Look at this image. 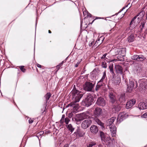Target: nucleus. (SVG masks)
I'll return each mask as SVG.
<instances>
[{
	"mask_svg": "<svg viewBox=\"0 0 147 147\" xmlns=\"http://www.w3.org/2000/svg\"><path fill=\"white\" fill-rule=\"evenodd\" d=\"M71 93L72 94L73 101L68 104L67 107H71L73 110L74 112H75L79 109V106L78 102L80 101L83 94L81 92L75 89L73 90Z\"/></svg>",
	"mask_w": 147,
	"mask_h": 147,
	"instance_id": "nucleus-1",
	"label": "nucleus"
},
{
	"mask_svg": "<svg viewBox=\"0 0 147 147\" xmlns=\"http://www.w3.org/2000/svg\"><path fill=\"white\" fill-rule=\"evenodd\" d=\"M109 96L110 98V102L113 105V109H114L116 112L119 111L121 107L119 105V103L118 101L116 99L115 93L111 92H109Z\"/></svg>",
	"mask_w": 147,
	"mask_h": 147,
	"instance_id": "nucleus-2",
	"label": "nucleus"
},
{
	"mask_svg": "<svg viewBox=\"0 0 147 147\" xmlns=\"http://www.w3.org/2000/svg\"><path fill=\"white\" fill-rule=\"evenodd\" d=\"M94 100L92 96L90 94H88L85 99L82 102V105L86 107H88L92 105Z\"/></svg>",
	"mask_w": 147,
	"mask_h": 147,
	"instance_id": "nucleus-3",
	"label": "nucleus"
},
{
	"mask_svg": "<svg viewBox=\"0 0 147 147\" xmlns=\"http://www.w3.org/2000/svg\"><path fill=\"white\" fill-rule=\"evenodd\" d=\"M113 51V55H115L118 54L124 56L125 53V48H117L112 50Z\"/></svg>",
	"mask_w": 147,
	"mask_h": 147,
	"instance_id": "nucleus-4",
	"label": "nucleus"
},
{
	"mask_svg": "<svg viewBox=\"0 0 147 147\" xmlns=\"http://www.w3.org/2000/svg\"><path fill=\"white\" fill-rule=\"evenodd\" d=\"M139 89L140 90L147 88V80L142 79L139 80Z\"/></svg>",
	"mask_w": 147,
	"mask_h": 147,
	"instance_id": "nucleus-5",
	"label": "nucleus"
},
{
	"mask_svg": "<svg viewBox=\"0 0 147 147\" xmlns=\"http://www.w3.org/2000/svg\"><path fill=\"white\" fill-rule=\"evenodd\" d=\"M128 116L127 114L125 112H122L120 113L117 119V122L119 123L123 120L127 118Z\"/></svg>",
	"mask_w": 147,
	"mask_h": 147,
	"instance_id": "nucleus-6",
	"label": "nucleus"
},
{
	"mask_svg": "<svg viewBox=\"0 0 147 147\" xmlns=\"http://www.w3.org/2000/svg\"><path fill=\"white\" fill-rule=\"evenodd\" d=\"M94 85L92 83L87 82L85 83V85L84 86V89L85 90L88 91H91L94 88Z\"/></svg>",
	"mask_w": 147,
	"mask_h": 147,
	"instance_id": "nucleus-7",
	"label": "nucleus"
},
{
	"mask_svg": "<svg viewBox=\"0 0 147 147\" xmlns=\"http://www.w3.org/2000/svg\"><path fill=\"white\" fill-rule=\"evenodd\" d=\"M92 123L91 120L88 119L84 121L81 124V127L82 128L85 129L88 127Z\"/></svg>",
	"mask_w": 147,
	"mask_h": 147,
	"instance_id": "nucleus-8",
	"label": "nucleus"
},
{
	"mask_svg": "<svg viewBox=\"0 0 147 147\" xmlns=\"http://www.w3.org/2000/svg\"><path fill=\"white\" fill-rule=\"evenodd\" d=\"M102 113V109L100 107L96 108L94 112V115L96 118L99 117Z\"/></svg>",
	"mask_w": 147,
	"mask_h": 147,
	"instance_id": "nucleus-9",
	"label": "nucleus"
},
{
	"mask_svg": "<svg viewBox=\"0 0 147 147\" xmlns=\"http://www.w3.org/2000/svg\"><path fill=\"white\" fill-rule=\"evenodd\" d=\"M131 58L133 60L140 61H143L146 59L145 57L141 55H134L131 57Z\"/></svg>",
	"mask_w": 147,
	"mask_h": 147,
	"instance_id": "nucleus-10",
	"label": "nucleus"
},
{
	"mask_svg": "<svg viewBox=\"0 0 147 147\" xmlns=\"http://www.w3.org/2000/svg\"><path fill=\"white\" fill-rule=\"evenodd\" d=\"M96 103L98 105L102 106H105L106 104L104 98L101 97L98 98Z\"/></svg>",
	"mask_w": 147,
	"mask_h": 147,
	"instance_id": "nucleus-11",
	"label": "nucleus"
},
{
	"mask_svg": "<svg viewBox=\"0 0 147 147\" xmlns=\"http://www.w3.org/2000/svg\"><path fill=\"white\" fill-rule=\"evenodd\" d=\"M136 100L134 99H133L128 101L126 105V108L129 109L131 108L135 103Z\"/></svg>",
	"mask_w": 147,
	"mask_h": 147,
	"instance_id": "nucleus-12",
	"label": "nucleus"
},
{
	"mask_svg": "<svg viewBox=\"0 0 147 147\" xmlns=\"http://www.w3.org/2000/svg\"><path fill=\"white\" fill-rule=\"evenodd\" d=\"M116 72L117 73L122 74L123 73V69L121 65H116L115 66Z\"/></svg>",
	"mask_w": 147,
	"mask_h": 147,
	"instance_id": "nucleus-13",
	"label": "nucleus"
},
{
	"mask_svg": "<svg viewBox=\"0 0 147 147\" xmlns=\"http://www.w3.org/2000/svg\"><path fill=\"white\" fill-rule=\"evenodd\" d=\"M134 85V83L132 81H130L129 84L127 85V91L129 92H130L133 89Z\"/></svg>",
	"mask_w": 147,
	"mask_h": 147,
	"instance_id": "nucleus-14",
	"label": "nucleus"
},
{
	"mask_svg": "<svg viewBox=\"0 0 147 147\" xmlns=\"http://www.w3.org/2000/svg\"><path fill=\"white\" fill-rule=\"evenodd\" d=\"M65 115H63L62 116L61 119L60 121V123L61 124L63 123L64 120V122L65 124L67 125L68 124L69 122L70 121V119L68 117H66L65 118Z\"/></svg>",
	"mask_w": 147,
	"mask_h": 147,
	"instance_id": "nucleus-15",
	"label": "nucleus"
},
{
	"mask_svg": "<svg viewBox=\"0 0 147 147\" xmlns=\"http://www.w3.org/2000/svg\"><path fill=\"white\" fill-rule=\"evenodd\" d=\"M111 135L112 137L115 136L116 135V127L115 125H111L109 127Z\"/></svg>",
	"mask_w": 147,
	"mask_h": 147,
	"instance_id": "nucleus-16",
	"label": "nucleus"
},
{
	"mask_svg": "<svg viewBox=\"0 0 147 147\" xmlns=\"http://www.w3.org/2000/svg\"><path fill=\"white\" fill-rule=\"evenodd\" d=\"M90 129L91 132L93 134H96L98 131V129L97 126L95 125H92Z\"/></svg>",
	"mask_w": 147,
	"mask_h": 147,
	"instance_id": "nucleus-17",
	"label": "nucleus"
},
{
	"mask_svg": "<svg viewBox=\"0 0 147 147\" xmlns=\"http://www.w3.org/2000/svg\"><path fill=\"white\" fill-rule=\"evenodd\" d=\"M138 107L140 109H147V106L145 102H141L138 105Z\"/></svg>",
	"mask_w": 147,
	"mask_h": 147,
	"instance_id": "nucleus-18",
	"label": "nucleus"
},
{
	"mask_svg": "<svg viewBox=\"0 0 147 147\" xmlns=\"http://www.w3.org/2000/svg\"><path fill=\"white\" fill-rule=\"evenodd\" d=\"M116 119L115 117H113L108 119L107 122V126H111L113 124V122L115 121Z\"/></svg>",
	"mask_w": 147,
	"mask_h": 147,
	"instance_id": "nucleus-19",
	"label": "nucleus"
},
{
	"mask_svg": "<svg viewBox=\"0 0 147 147\" xmlns=\"http://www.w3.org/2000/svg\"><path fill=\"white\" fill-rule=\"evenodd\" d=\"M126 100L125 94H121L119 96V101L120 103H123Z\"/></svg>",
	"mask_w": 147,
	"mask_h": 147,
	"instance_id": "nucleus-20",
	"label": "nucleus"
},
{
	"mask_svg": "<svg viewBox=\"0 0 147 147\" xmlns=\"http://www.w3.org/2000/svg\"><path fill=\"white\" fill-rule=\"evenodd\" d=\"M87 147H97L96 143L94 142H89L87 144Z\"/></svg>",
	"mask_w": 147,
	"mask_h": 147,
	"instance_id": "nucleus-21",
	"label": "nucleus"
},
{
	"mask_svg": "<svg viewBox=\"0 0 147 147\" xmlns=\"http://www.w3.org/2000/svg\"><path fill=\"white\" fill-rule=\"evenodd\" d=\"M66 127L68 130L71 133L73 132L74 129V128L71 124H69L66 125Z\"/></svg>",
	"mask_w": 147,
	"mask_h": 147,
	"instance_id": "nucleus-22",
	"label": "nucleus"
},
{
	"mask_svg": "<svg viewBox=\"0 0 147 147\" xmlns=\"http://www.w3.org/2000/svg\"><path fill=\"white\" fill-rule=\"evenodd\" d=\"M95 121L98 124L100 125L101 127H103L104 125V123L99 119H98L97 118H95Z\"/></svg>",
	"mask_w": 147,
	"mask_h": 147,
	"instance_id": "nucleus-23",
	"label": "nucleus"
},
{
	"mask_svg": "<svg viewBox=\"0 0 147 147\" xmlns=\"http://www.w3.org/2000/svg\"><path fill=\"white\" fill-rule=\"evenodd\" d=\"M121 79L119 77L117 78L115 80L114 84L116 86L119 85L121 82Z\"/></svg>",
	"mask_w": 147,
	"mask_h": 147,
	"instance_id": "nucleus-24",
	"label": "nucleus"
},
{
	"mask_svg": "<svg viewBox=\"0 0 147 147\" xmlns=\"http://www.w3.org/2000/svg\"><path fill=\"white\" fill-rule=\"evenodd\" d=\"M51 94L49 92L47 93L46 94L45 96V97L46 98V102H47L48 100L51 96Z\"/></svg>",
	"mask_w": 147,
	"mask_h": 147,
	"instance_id": "nucleus-25",
	"label": "nucleus"
},
{
	"mask_svg": "<svg viewBox=\"0 0 147 147\" xmlns=\"http://www.w3.org/2000/svg\"><path fill=\"white\" fill-rule=\"evenodd\" d=\"M81 114L83 120L85 119H88L89 117V116L85 113H84Z\"/></svg>",
	"mask_w": 147,
	"mask_h": 147,
	"instance_id": "nucleus-26",
	"label": "nucleus"
},
{
	"mask_svg": "<svg viewBox=\"0 0 147 147\" xmlns=\"http://www.w3.org/2000/svg\"><path fill=\"white\" fill-rule=\"evenodd\" d=\"M100 136L101 137L102 140H104L105 137L106 136L105 134L102 131L100 132Z\"/></svg>",
	"mask_w": 147,
	"mask_h": 147,
	"instance_id": "nucleus-27",
	"label": "nucleus"
},
{
	"mask_svg": "<svg viewBox=\"0 0 147 147\" xmlns=\"http://www.w3.org/2000/svg\"><path fill=\"white\" fill-rule=\"evenodd\" d=\"M128 41L129 42H132L134 41V36L131 35L128 38Z\"/></svg>",
	"mask_w": 147,
	"mask_h": 147,
	"instance_id": "nucleus-28",
	"label": "nucleus"
},
{
	"mask_svg": "<svg viewBox=\"0 0 147 147\" xmlns=\"http://www.w3.org/2000/svg\"><path fill=\"white\" fill-rule=\"evenodd\" d=\"M107 78L106 76V71H105L103 72L102 77L100 80V81L103 82L104 80H106Z\"/></svg>",
	"mask_w": 147,
	"mask_h": 147,
	"instance_id": "nucleus-29",
	"label": "nucleus"
},
{
	"mask_svg": "<svg viewBox=\"0 0 147 147\" xmlns=\"http://www.w3.org/2000/svg\"><path fill=\"white\" fill-rule=\"evenodd\" d=\"M113 64L110 65L109 66V69L110 72L112 73L113 75H114L115 74L114 73V71H113Z\"/></svg>",
	"mask_w": 147,
	"mask_h": 147,
	"instance_id": "nucleus-30",
	"label": "nucleus"
},
{
	"mask_svg": "<svg viewBox=\"0 0 147 147\" xmlns=\"http://www.w3.org/2000/svg\"><path fill=\"white\" fill-rule=\"evenodd\" d=\"M111 140L110 137L107 136L105 137L104 140H102V141H104L105 142H107L109 143L110 142L109 141Z\"/></svg>",
	"mask_w": 147,
	"mask_h": 147,
	"instance_id": "nucleus-31",
	"label": "nucleus"
},
{
	"mask_svg": "<svg viewBox=\"0 0 147 147\" xmlns=\"http://www.w3.org/2000/svg\"><path fill=\"white\" fill-rule=\"evenodd\" d=\"M145 11L144 10H142L139 13L138 15L140 16L141 18H143L144 15Z\"/></svg>",
	"mask_w": 147,
	"mask_h": 147,
	"instance_id": "nucleus-32",
	"label": "nucleus"
},
{
	"mask_svg": "<svg viewBox=\"0 0 147 147\" xmlns=\"http://www.w3.org/2000/svg\"><path fill=\"white\" fill-rule=\"evenodd\" d=\"M76 116L78 117V118L81 121H82V120H83V118H82V115H81V114H77L76 115Z\"/></svg>",
	"mask_w": 147,
	"mask_h": 147,
	"instance_id": "nucleus-33",
	"label": "nucleus"
},
{
	"mask_svg": "<svg viewBox=\"0 0 147 147\" xmlns=\"http://www.w3.org/2000/svg\"><path fill=\"white\" fill-rule=\"evenodd\" d=\"M138 16V15H137L136 16H135L131 20L130 22V25H131L133 23L134 21L136 19L137 16Z\"/></svg>",
	"mask_w": 147,
	"mask_h": 147,
	"instance_id": "nucleus-34",
	"label": "nucleus"
},
{
	"mask_svg": "<svg viewBox=\"0 0 147 147\" xmlns=\"http://www.w3.org/2000/svg\"><path fill=\"white\" fill-rule=\"evenodd\" d=\"M74 119L75 120L76 122H80L81 121L78 118V117L76 116V117L75 118H72V120L73 121L74 120Z\"/></svg>",
	"mask_w": 147,
	"mask_h": 147,
	"instance_id": "nucleus-35",
	"label": "nucleus"
},
{
	"mask_svg": "<svg viewBox=\"0 0 147 147\" xmlns=\"http://www.w3.org/2000/svg\"><path fill=\"white\" fill-rule=\"evenodd\" d=\"M24 66H20V70L23 72H24L26 71V69L24 68Z\"/></svg>",
	"mask_w": 147,
	"mask_h": 147,
	"instance_id": "nucleus-36",
	"label": "nucleus"
},
{
	"mask_svg": "<svg viewBox=\"0 0 147 147\" xmlns=\"http://www.w3.org/2000/svg\"><path fill=\"white\" fill-rule=\"evenodd\" d=\"M103 82L102 81H100V80L98 83L97 84L98 85V86H100L101 87L102 86H103V83H102Z\"/></svg>",
	"mask_w": 147,
	"mask_h": 147,
	"instance_id": "nucleus-37",
	"label": "nucleus"
},
{
	"mask_svg": "<svg viewBox=\"0 0 147 147\" xmlns=\"http://www.w3.org/2000/svg\"><path fill=\"white\" fill-rule=\"evenodd\" d=\"M141 117L143 118H147V112L141 116Z\"/></svg>",
	"mask_w": 147,
	"mask_h": 147,
	"instance_id": "nucleus-38",
	"label": "nucleus"
},
{
	"mask_svg": "<svg viewBox=\"0 0 147 147\" xmlns=\"http://www.w3.org/2000/svg\"><path fill=\"white\" fill-rule=\"evenodd\" d=\"M102 66L103 68H106L107 67V63H106L103 62L102 64Z\"/></svg>",
	"mask_w": 147,
	"mask_h": 147,
	"instance_id": "nucleus-39",
	"label": "nucleus"
},
{
	"mask_svg": "<svg viewBox=\"0 0 147 147\" xmlns=\"http://www.w3.org/2000/svg\"><path fill=\"white\" fill-rule=\"evenodd\" d=\"M101 88V87L97 84L95 90L96 91H97L98 90H100V89Z\"/></svg>",
	"mask_w": 147,
	"mask_h": 147,
	"instance_id": "nucleus-40",
	"label": "nucleus"
},
{
	"mask_svg": "<svg viewBox=\"0 0 147 147\" xmlns=\"http://www.w3.org/2000/svg\"><path fill=\"white\" fill-rule=\"evenodd\" d=\"M94 40L93 39H92V41H90V42H89V46L90 47H91V46H92V45L94 43Z\"/></svg>",
	"mask_w": 147,
	"mask_h": 147,
	"instance_id": "nucleus-41",
	"label": "nucleus"
},
{
	"mask_svg": "<svg viewBox=\"0 0 147 147\" xmlns=\"http://www.w3.org/2000/svg\"><path fill=\"white\" fill-rule=\"evenodd\" d=\"M73 115V113L72 112H71L69 114L68 117L69 118H71L72 117Z\"/></svg>",
	"mask_w": 147,
	"mask_h": 147,
	"instance_id": "nucleus-42",
	"label": "nucleus"
},
{
	"mask_svg": "<svg viewBox=\"0 0 147 147\" xmlns=\"http://www.w3.org/2000/svg\"><path fill=\"white\" fill-rule=\"evenodd\" d=\"M63 63V61H62L61 62L59 65L57 66V67L58 68L59 66H61Z\"/></svg>",
	"mask_w": 147,
	"mask_h": 147,
	"instance_id": "nucleus-43",
	"label": "nucleus"
},
{
	"mask_svg": "<svg viewBox=\"0 0 147 147\" xmlns=\"http://www.w3.org/2000/svg\"><path fill=\"white\" fill-rule=\"evenodd\" d=\"M144 24H145V23L144 22L141 23V26L142 27V28L144 27Z\"/></svg>",
	"mask_w": 147,
	"mask_h": 147,
	"instance_id": "nucleus-44",
	"label": "nucleus"
},
{
	"mask_svg": "<svg viewBox=\"0 0 147 147\" xmlns=\"http://www.w3.org/2000/svg\"><path fill=\"white\" fill-rule=\"evenodd\" d=\"M28 121H29V123H32L33 122V120H32L31 119H29Z\"/></svg>",
	"mask_w": 147,
	"mask_h": 147,
	"instance_id": "nucleus-45",
	"label": "nucleus"
},
{
	"mask_svg": "<svg viewBox=\"0 0 147 147\" xmlns=\"http://www.w3.org/2000/svg\"><path fill=\"white\" fill-rule=\"evenodd\" d=\"M107 55V54H106V53L104 54V55H103V56L102 57H101V58H102V59H104V58H105V57Z\"/></svg>",
	"mask_w": 147,
	"mask_h": 147,
	"instance_id": "nucleus-46",
	"label": "nucleus"
},
{
	"mask_svg": "<svg viewBox=\"0 0 147 147\" xmlns=\"http://www.w3.org/2000/svg\"><path fill=\"white\" fill-rule=\"evenodd\" d=\"M80 62H78L76 64V65H75V67H78V65L80 64Z\"/></svg>",
	"mask_w": 147,
	"mask_h": 147,
	"instance_id": "nucleus-47",
	"label": "nucleus"
},
{
	"mask_svg": "<svg viewBox=\"0 0 147 147\" xmlns=\"http://www.w3.org/2000/svg\"><path fill=\"white\" fill-rule=\"evenodd\" d=\"M37 67L39 68H41V65L38 64L37 65Z\"/></svg>",
	"mask_w": 147,
	"mask_h": 147,
	"instance_id": "nucleus-48",
	"label": "nucleus"
},
{
	"mask_svg": "<svg viewBox=\"0 0 147 147\" xmlns=\"http://www.w3.org/2000/svg\"><path fill=\"white\" fill-rule=\"evenodd\" d=\"M63 147H69V145L68 144L65 145Z\"/></svg>",
	"mask_w": 147,
	"mask_h": 147,
	"instance_id": "nucleus-49",
	"label": "nucleus"
},
{
	"mask_svg": "<svg viewBox=\"0 0 147 147\" xmlns=\"http://www.w3.org/2000/svg\"><path fill=\"white\" fill-rule=\"evenodd\" d=\"M50 132H50V131H46L45 133H46V134H47L50 133Z\"/></svg>",
	"mask_w": 147,
	"mask_h": 147,
	"instance_id": "nucleus-50",
	"label": "nucleus"
},
{
	"mask_svg": "<svg viewBox=\"0 0 147 147\" xmlns=\"http://www.w3.org/2000/svg\"><path fill=\"white\" fill-rule=\"evenodd\" d=\"M49 33H51V32L50 30H49Z\"/></svg>",
	"mask_w": 147,
	"mask_h": 147,
	"instance_id": "nucleus-51",
	"label": "nucleus"
},
{
	"mask_svg": "<svg viewBox=\"0 0 147 147\" xmlns=\"http://www.w3.org/2000/svg\"><path fill=\"white\" fill-rule=\"evenodd\" d=\"M72 147H77L76 146L73 145L72 146Z\"/></svg>",
	"mask_w": 147,
	"mask_h": 147,
	"instance_id": "nucleus-52",
	"label": "nucleus"
},
{
	"mask_svg": "<svg viewBox=\"0 0 147 147\" xmlns=\"http://www.w3.org/2000/svg\"><path fill=\"white\" fill-rule=\"evenodd\" d=\"M99 147H103L102 145H100Z\"/></svg>",
	"mask_w": 147,
	"mask_h": 147,
	"instance_id": "nucleus-53",
	"label": "nucleus"
},
{
	"mask_svg": "<svg viewBox=\"0 0 147 147\" xmlns=\"http://www.w3.org/2000/svg\"><path fill=\"white\" fill-rule=\"evenodd\" d=\"M40 134H41L43 133V132L41 131L40 132Z\"/></svg>",
	"mask_w": 147,
	"mask_h": 147,
	"instance_id": "nucleus-54",
	"label": "nucleus"
},
{
	"mask_svg": "<svg viewBox=\"0 0 147 147\" xmlns=\"http://www.w3.org/2000/svg\"><path fill=\"white\" fill-rule=\"evenodd\" d=\"M112 140L113 141H114V139H112Z\"/></svg>",
	"mask_w": 147,
	"mask_h": 147,
	"instance_id": "nucleus-55",
	"label": "nucleus"
},
{
	"mask_svg": "<svg viewBox=\"0 0 147 147\" xmlns=\"http://www.w3.org/2000/svg\"><path fill=\"white\" fill-rule=\"evenodd\" d=\"M123 9H124V7H123Z\"/></svg>",
	"mask_w": 147,
	"mask_h": 147,
	"instance_id": "nucleus-56",
	"label": "nucleus"
},
{
	"mask_svg": "<svg viewBox=\"0 0 147 147\" xmlns=\"http://www.w3.org/2000/svg\"><path fill=\"white\" fill-rule=\"evenodd\" d=\"M146 147H147V146H146Z\"/></svg>",
	"mask_w": 147,
	"mask_h": 147,
	"instance_id": "nucleus-57",
	"label": "nucleus"
}]
</instances>
